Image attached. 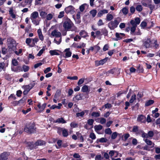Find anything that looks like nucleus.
<instances>
[{
    "label": "nucleus",
    "mask_w": 160,
    "mask_h": 160,
    "mask_svg": "<svg viewBox=\"0 0 160 160\" xmlns=\"http://www.w3.org/2000/svg\"><path fill=\"white\" fill-rule=\"evenodd\" d=\"M39 41V39L38 38H35L32 39V43L30 45V47H32L36 46V44Z\"/></svg>",
    "instance_id": "16"
},
{
    "label": "nucleus",
    "mask_w": 160,
    "mask_h": 160,
    "mask_svg": "<svg viewBox=\"0 0 160 160\" xmlns=\"http://www.w3.org/2000/svg\"><path fill=\"white\" fill-rule=\"evenodd\" d=\"M108 58H105L100 60L101 64L102 65H103L105 63L108 61Z\"/></svg>",
    "instance_id": "47"
},
{
    "label": "nucleus",
    "mask_w": 160,
    "mask_h": 160,
    "mask_svg": "<svg viewBox=\"0 0 160 160\" xmlns=\"http://www.w3.org/2000/svg\"><path fill=\"white\" fill-rule=\"evenodd\" d=\"M27 147L30 150L36 149L37 148L35 143H34L33 142H29L27 143Z\"/></svg>",
    "instance_id": "10"
},
{
    "label": "nucleus",
    "mask_w": 160,
    "mask_h": 160,
    "mask_svg": "<svg viewBox=\"0 0 160 160\" xmlns=\"http://www.w3.org/2000/svg\"><path fill=\"white\" fill-rule=\"evenodd\" d=\"M48 13L47 11L44 10H41L39 11L40 15L43 19H45Z\"/></svg>",
    "instance_id": "19"
},
{
    "label": "nucleus",
    "mask_w": 160,
    "mask_h": 160,
    "mask_svg": "<svg viewBox=\"0 0 160 160\" xmlns=\"http://www.w3.org/2000/svg\"><path fill=\"white\" fill-rule=\"evenodd\" d=\"M136 27L135 26H132L131 28L130 31H131V34L132 35L135 32V31L136 30Z\"/></svg>",
    "instance_id": "49"
},
{
    "label": "nucleus",
    "mask_w": 160,
    "mask_h": 160,
    "mask_svg": "<svg viewBox=\"0 0 160 160\" xmlns=\"http://www.w3.org/2000/svg\"><path fill=\"white\" fill-rule=\"evenodd\" d=\"M18 101L19 105H21L24 103L25 102V99H24L23 98L20 100Z\"/></svg>",
    "instance_id": "54"
},
{
    "label": "nucleus",
    "mask_w": 160,
    "mask_h": 160,
    "mask_svg": "<svg viewBox=\"0 0 160 160\" xmlns=\"http://www.w3.org/2000/svg\"><path fill=\"white\" fill-rule=\"evenodd\" d=\"M63 26L66 30L75 31L77 29L74 26L73 24L69 18H67L63 22Z\"/></svg>",
    "instance_id": "1"
},
{
    "label": "nucleus",
    "mask_w": 160,
    "mask_h": 160,
    "mask_svg": "<svg viewBox=\"0 0 160 160\" xmlns=\"http://www.w3.org/2000/svg\"><path fill=\"white\" fill-rule=\"evenodd\" d=\"M16 42L15 41H12L8 44V47L9 48V50L10 51H14L16 49Z\"/></svg>",
    "instance_id": "7"
},
{
    "label": "nucleus",
    "mask_w": 160,
    "mask_h": 160,
    "mask_svg": "<svg viewBox=\"0 0 160 160\" xmlns=\"http://www.w3.org/2000/svg\"><path fill=\"white\" fill-rule=\"evenodd\" d=\"M64 10L67 14H73L75 12V8L71 5L68 6L65 8Z\"/></svg>",
    "instance_id": "6"
},
{
    "label": "nucleus",
    "mask_w": 160,
    "mask_h": 160,
    "mask_svg": "<svg viewBox=\"0 0 160 160\" xmlns=\"http://www.w3.org/2000/svg\"><path fill=\"white\" fill-rule=\"evenodd\" d=\"M135 8L133 6H132L130 8V12L132 14L134 13L135 11Z\"/></svg>",
    "instance_id": "63"
},
{
    "label": "nucleus",
    "mask_w": 160,
    "mask_h": 160,
    "mask_svg": "<svg viewBox=\"0 0 160 160\" xmlns=\"http://www.w3.org/2000/svg\"><path fill=\"white\" fill-rule=\"evenodd\" d=\"M94 122L93 119H89L87 122L88 124L89 125H92Z\"/></svg>",
    "instance_id": "55"
},
{
    "label": "nucleus",
    "mask_w": 160,
    "mask_h": 160,
    "mask_svg": "<svg viewBox=\"0 0 160 160\" xmlns=\"http://www.w3.org/2000/svg\"><path fill=\"white\" fill-rule=\"evenodd\" d=\"M91 115L93 117H98L100 116V113L99 112H93L92 113Z\"/></svg>",
    "instance_id": "36"
},
{
    "label": "nucleus",
    "mask_w": 160,
    "mask_h": 160,
    "mask_svg": "<svg viewBox=\"0 0 160 160\" xmlns=\"http://www.w3.org/2000/svg\"><path fill=\"white\" fill-rule=\"evenodd\" d=\"M85 114V112L83 111L81 112H80L77 113H76V116L77 117H78L79 116L83 117L84 114Z\"/></svg>",
    "instance_id": "56"
},
{
    "label": "nucleus",
    "mask_w": 160,
    "mask_h": 160,
    "mask_svg": "<svg viewBox=\"0 0 160 160\" xmlns=\"http://www.w3.org/2000/svg\"><path fill=\"white\" fill-rule=\"evenodd\" d=\"M154 102L153 100H150L146 102L145 104L146 106H148L152 104Z\"/></svg>",
    "instance_id": "35"
},
{
    "label": "nucleus",
    "mask_w": 160,
    "mask_h": 160,
    "mask_svg": "<svg viewBox=\"0 0 160 160\" xmlns=\"http://www.w3.org/2000/svg\"><path fill=\"white\" fill-rule=\"evenodd\" d=\"M29 69V66L24 65L22 66V70L24 72H28Z\"/></svg>",
    "instance_id": "34"
},
{
    "label": "nucleus",
    "mask_w": 160,
    "mask_h": 160,
    "mask_svg": "<svg viewBox=\"0 0 160 160\" xmlns=\"http://www.w3.org/2000/svg\"><path fill=\"white\" fill-rule=\"evenodd\" d=\"M62 134L63 136L67 137L68 135V131L65 129H63L62 130Z\"/></svg>",
    "instance_id": "39"
},
{
    "label": "nucleus",
    "mask_w": 160,
    "mask_h": 160,
    "mask_svg": "<svg viewBox=\"0 0 160 160\" xmlns=\"http://www.w3.org/2000/svg\"><path fill=\"white\" fill-rule=\"evenodd\" d=\"M154 135V133L152 131H149L148 133V138L152 137Z\"/></svg>",
    "instance_id": "53"
},
{
    "label": "nucleus",
    "mask_w": 160,
    "mask_h": 160,
    "mask_svg": "<svg viewBox=\"0 0 160 160\" xmlns=\"http://www.w3.org/2000/svg\"><path fill=\"white\" fill-rule=\"evenodd\" d=\"M115 36L116 37L115 40L118 41V40L121 39L125 36V34L123 33L117 32L116 33Z\"/></svg>",
    "instance_id": "12"
},
{
    "label": "nucleus",
    "mask_w": 160,
    "mask_h": 160,
    "mask_svg": "<svg viewBox=\"0 0 160 160\" xmlns=\"http://www.w3.org/2000/svg\"><path fill=\"white\" fill-rule=\"evenodd\" d=\"M30 18L32 22L36 26L38 25L40 20L39 18L38 12L37 11H34L31 13Z\"/></svg>",
    "instance_id": "2"
},
{
    "label": "nucleus",
    "mask_w": 160,
    "mask_h": 160,
    "mask_svg": "<svg viewBox=\"0 0 160 160\" xmlns=\"http://www.w3.org/2000/svg\"><path fill=\"white\" fill-rule=\"evenodd\" d=\"M144 140L145 142L148 145L151 146L150 148H152L154 147L155 145L150 140L146 138L144 139Z\"/></svg>",
    "instance_id": "15"
},
{
    "label": "nucleus",
    "mask_w": 160,
    "mask_h": 160,
    "mask_svg": "<svg viewBox=\"0 0 160 160\" xmlns=\"http://www.w3.org/2000/svg\"><path fill=\"white\" fill-rule=\"evenodd\" d=\"M115 153H116V151L114 150H111L109 152V154L112 158V157H114Z\"/></svg>",
    "instance_id": "48"
},
{
    "label": "nucleus",
    "mask_w": 160,
    "mask_h": 160,
    "mask_svg": "<svg viewBox=\"0 0 160 160\" xmlns=\"http://www.w3.org/2000/svg\"><path fill=\"white\" fill-rule=\"evenodd\" d=\"M113 18V16L111 14H108L106 16V19L108 21H111Z\"/></svg>",
    "instance_id": "38"
},
{
    "label": "nucleus",
    "mask_w": 160,
    "mask_h": 160,
    "mask_svg": "<svg viewBox=\"0 0 160 160\" xmlns=\"http://www.w3.org/2000/svg\"><path fill=\"white\" fill-rule=\"evenodd\" d=\"M105 132L106 134L110 135L111 134L112 132L110 128H108L105 129Z\"/></svg>",
    "instance_id": "43"
},
{
    "label": "nucleus",
    "mask_w": 160,
    "mask_h": 160,
    "mask_svg": "<svg viewBox=\"0 0 160 160\" xmlns=\"http://www.w3.org/2000/svg\"><path fill=\"white\" fill-rule=\"evenodd\" d=\"M9 154L8 152H3L0 155V160H7Z\"/></svg>",
    "instance_id": "11"
},
{
    "label": "nucleus",
    "mask_w": 160,
    "mask_h": 160,
    "mask_svg": "<svg viewBox=\"0 0 160 160\" xmlns=\"http://www.w3.org/2000/svg\"><path fill=\"white\" fill-rule=\"evenodd\" d=\"M107 141V139L106 138H102L99 139L97 140V143H98L99 142H105Z\"/></svg>",
    "instance_id": "33"
},
{
    "label": "nucleus",
    "mask_w": 160,
    "mask_h": 160,
    "mask_svg": "<svg viewBox=\"0 0 160 160\" xmlns=\"http://www.w3.org/2000/svg\"><path fill=\"white\" fill-rule=\"evenodd\" d=\"M88 5L86 3H84L81 5L79 7V10L81 12H83L84 9L85 7H88Z\"/></svg>",
    "instance_id": "28"
},
{
    "label": "nucleus",
    "mask_w": 160,
    "mask_h": 160,
    "mask_svg": "<svg viewBox=\"0 0 160 160\" xmlns=\"http://www.w3.org/2000/svg\"><path fill=\"white\" fill-rule=\"evenodd\" d=\"M135 22H136V23L138 25L140 22V20L139 18H136L134 19Z\"/></svg>",
    "instance_id": "64"
},
{
    "label": "nucleus",
    "mask_w": 160,
    "mask_h": 160,
    "mask_svg": "<svg viewBox=\"0 0 160 160\" xmlns=\"http://www.w3.org/2000/svg\"><path fill=\"white\" fill-rule=\"evenodd\" d=\"M62 41V38H55L53 42L57 45H59Z\"/></svg>",
    "instance_id": "24"
},
{
    "label": "nucleus",
    "mask_w": 160,
    "mask_h": 160,
    "mask_svg": "<svg viewBox=\"0 0 160 160\" xmlns=\"http://www.w3.org/2000/svg\"><path fill=\"white\" fill-rule=\"evenodd\" d=\"M136 99V95L135 94L133 95L131 97V98L129 101V102L130 103H132Z\"/></svg>",
    "instance_id": "44"
},
{
    "label": "nucleus",
    "mask_w": 160,
    "mask_h": 160,
    "mask_svg": "<svg viewBox=\"0 0 160 160\" xmlns=\"http://www.w3.org/2000/svg\"><path fill=\"white\" fill-rule=\"evenodd\" d=\"M142 45L146 48H152V40L148 37L142 40Z\"/></svg>",
    "instance_id": "5"
},
{
    "label": "nucleus",
    "mask_w": 160,
    "mask_h": 160,
    "mask_svg": "<svg viewBox=\"0 0 160 160\" xmlns=\"http://www.w3.org/2000/svg\"><path fill=\"white\" fill-rule=\"evenodd\" d=\"M79 34L82 37L84 38H86L87 36V33L84 30H81L79 33Z\"/></svg>",
    "instance_id": "27"
},
{
    "label": "nucleus",
    "mask_w": 160,
    "mask_h": 160,
    "mask_svg": "<svg viewBox=\"0 0 160 160\" xmlns=\"http://www.w3.org/2000/svg\"><path fill=\"white\" fill-rule=\"evenodd\" d=\"M121 21V19L120 18H116L113 21H112L109 22L108 24V26L111 30H114L118 27L119 23Z\"/></svg>",
    "instance_id": "4"
},
{
    "label": "nucleus",
    "mask_w": 160,
    "mask_h": 160,
    "mask_svg": "<svg viewBox=\"0 0 160 160\" xmlns=\"http://www.w3.org/2000/svg\"><path fill=\"white\" fill-rule=\"evenodd\" d=\"M89 137L92 139H95L96 138L95 135L93 132H92L90 134Z\"/></svg>",
    "instance_id": "58"
},
{
    "label": "nucleus",
    "mask_w": 160,
    "mask_h": 160,
    "mask_svg": "<svg viewBox=\"0 0 160 160\" xmlns=\"http://www.w3.org/2000/svg\"><path fill=\"white\" fill-rule=\"evenodd\" d=\"M94 51L96 53L100 49V47L97 45L94 46Z\"/></svg>",
    "instance_id": "57"
},
{
    "label": "nucleus",
    "mask_w": 160,
    "mask_h": 160,
    "mask_svg": "<svg viewBox=\"0 0 160 160\" xmlns=\"http://www.w3.org/2000/svg\"><path fill=\"white\" fill-rule=\"evenodd\" d=\"M117 136V134L116 132H113L111 135V138L112 139H115Z\"/></svg>",
    "instance_id": "60"
},
{
    "label": "nucleus",
    "mask_w": 160,
    "mask_h": 160,
    "mask_svg": "<svg viewBox=\"0 0 160 160\" xmlns=\"http://www.w3.org/2000/svg\"><path fill=\"white\" fill-rule=\"evenodd\" d=\"M45 142L44 141L40 140H38L35 142V144H36L37 147L38 146L43 145L45 144Z\"/></svg>",
    "instance_id": "26"
},
{
    "label": "nucleus",
    "mask_w": 160,
    "mask_h": 160,
    "mask_svg": "<svg viewBox=\"0 0 160 160\" xmlns=\"http://www.w3.org/2000/svg\"><path fill=\"white\" fill-rule=\"evenodd\" d=\"M152 47L154 48L158 49L159 48V44L158 43V42L156 39H154L152 40Z\"/></svg>",
    "instance_id": "21"
},
{
    "label": "nucleus",
    "mask_w": 160,
    "mask_h": 160,
    "mask_svg": "<svg viewBox=\"0 0 160 160\" xmlns=\"http://www.w3.org/2000/svg\"><path fill=\"white\" fill-rule=\"evenodd\" d=\"M135 8L136 10L139 12L142 11L143 9V7L142 5L140 4L137 5Z\"/></svg>",
    "instance_id": "31"
},
{
    "label": "nucleus",
    "mask_w": 160,
    "mask_h": 160,
    "mask_svg": "<svg viewBox=\"0 0 160 160\" xmlns=\"http://www.w3.org/2000/svg\"><path fill=\"white\" fill-rule=\"evenodd\" d=\"M102 128V126L101 125H98L94 126L95 130L97 132L101 130Z\"/></svg>",
    "instance_id": "30"
},
{
    "label": "nucleus",
    "mask_w": 160,
    "mask_h": 160,
    "mask_svg": "<svg viewBox=\"0 0 160 160\" xmlns=\"http://www.w3.org/2000/svg\"><path fill=\"white\" fill-rule=\"evenodd\" d=\"M53 16V15L51 13L47 14L45 19L48 21L52 19Z\"/></svg>",
    "instance_id": "32"
},
{
    "label": "nucleus",
    "mask_w": 160,
    "mask_h": 160,
    "mask_svg": "<svg viewBox=\"0 0 160 160\" xmlns=\"http://www.w3.org/2000/svg\"><path fill=\"white\" fill-rule=\"evenodd\" d=\"M108 11L107 9H103L100 10L98 13V16L99 17L102 16L103 14L108 13Z\"/></svg>",
    "instance_id": "18"
},
{
    "label": "nucleus",
    "mask_w": 160,
    "mask_h": 160,
    "mask_svg": "<svg viewBox=\"0 0 160 160\" xmlns=\"http://www.w3.org/2000/svg\"><path fill=\"white\" fill-rule=\"evenodd\" d=\"M90 14L92 15L93 17H94L97 13V11L96 10L93 9L90 12Z\"/></svg>",
    "instance_id": "45"
},
{
    "label": "nucleus",
    "mask_w": 160,
    "mask_h": 160,
    "mask_svg": "<svg viewBox=\"0 0 160 160\" xmlns=\"http://www.w3.org/2000/svg\"><path fill=\"white\" fill-rule=\"evenodd\" d=\"M70 126L72 128H75L78 127V124L74 122H72L70 124Z\"/></svg>",
    "instance_id": "59"
},
{
    "label": "nucleus",
    "mask_w": 160,
    "mask_h": 160,
    "mask_svg": "<svg viewBox=\"0 0 160 160\" xmlns=\"http://www.w3.org/2000/svg\"><path fill=\"white\" fill-rule=\"evenodd\" d=\"M146 25L147 23L145 21L142 22L140 24L141 27L142 28H144L146 26Z\"/></svg>",
    "instance_id": "62"
},
{
    "label": "nucleus",
    "mask_w": 160,
    "mask_h": 160,
    "mask_svg": "<svg viewBox=\"0 0 160 160\" xmlns=\"http://www.w3.org/2000/svg\"><path fill=\"white\" fill-rule=\"evenodd\" d=\"M121 11L123 13L124 15H126L128 14V9L127 8L125 7L123 8Z\"/></svg>",
    "instance_id": "37"
},
{
    "label": "nucleus",
    "mask_w": 160,
    "mask_h": 160,
    "mask_svg": "<svg viewBox=\"0 0 160 160\" xmlns=\"http://www.w3.org/2000/svg\"><path fill=\"white\" fill-rule=\"evenodd\" d=\"M70 48H67L64 50V52H66L65 56L64 57L65 58L70 57L72 55V52L70 51Z\"/></svg>",
    "instance_id": "13"
},
{
    "label": "nucleus",
    "mask_w": 160,
    "mask_h": 160,
    "mask_svg": "<svg viewBox=\"0 0 160 160\" xmlns=\"http://www.w3.org/2000/svg\"><path fill=\"white\" fill-rule=\"evenodd\" d=\"M36 128L35 124L33 123H30L27 124L24 128V131L29 134L34 133L36 132Z\"/></svg>",
    "instance_id": "3"
},
{
    "label": "nucleus",
    "mask_w": 160,
    "mask_h": 160,
    "mask_svg": "<svg viewBox=\"0 0 160 160\" xmlns=\"http://www.w3.org/2000/svg\"><path fill=\"white\" fill-rule=\"evenodd\" d=\"M101 31L102 34L105 35L108 34V32L105 28H102L101 30Z\"/></svg>",
    "instance_id": "50"
},
{
    "label": "nucleus",
    "mask_w": 160,
    "mask_h": 160,
    "mask_svg": "<svg viewBox=\"0 0 160 160\" xmlns=\"http://www.w3.org/2000/svg\"><path fill=\"white\" fill-rule=\"evenodd\" d=\"M12 64L14 67L17 66L18 64V62L16 59L14 58L12 60Z\"/></svg>",
    "instance_id": "40"
},
{
    "label": "nucleus",
    "mask_w": 160,
    "mask_h": 160,
    "mask_svg": "<svg viewBox=\"0 0 160 160\" xmlns=\"http://www.w3.org/2000/svg\"><path fill=\"white\" fill-rule=\"evenodd\" d=\"M11 70L13 71L16 72L22 71V69L20 66H18L16 68L14 66H12Z\"/></svg>",
    "instance_id": "14"
},
{
    "label": "nucleus",
    "mask_w": 160,
    "mask_h": 160,
    "mask_svg": "<svg viewBox=\"0 0 160 160\" xmlns=\"http://www.w3.org/2000/svg\"><path fill=\"white\" fill-rule=\"evenodd\" d=\"M32 38H27L26 39V43L29 47H30V45H31V44H30V43L31 42H32Z\"/></svg>",
    "instance_id": "42"
},
{
    "label": "nucleus",
    "mask_w": 160,
    "mask_h": 160,
    "mask_svg": "<svg viewBox=\"0 0 160 160\" xmlns=\"http://www.w3.org/2000/svg\"><path fill=\"white\" fill-rule=\"evenodd\" d=\"M45 50V48L44 47L43 48L39 51L37 54V55L38 56H40L43 53L44 51Z\"/></svg>",
    "instance_id": "41"
},
{
    "label": "nucleus",
    "mask_w": 160,
    "mask_h": 160,
    "mask_svg": "<svg viewBox=\"0 0 160 160\" xmlns=\"http://www.w3.org/2000/svg\"><path fill=\"white\" fill-rule=\"evenodd\" d=\"M58 51L57 50H51L49 51V53L52 56L53 55H58L59 53L57 52Z\"/></svg>",
    "instance_id": "25"
},
{
    "label": "nucleus",
    "mask_w": 160,
    "mask_h": 160,
    "mask_svg": "<svg viewBox=\"0 0 160 160\" xmlns=\"http://www.w3.org/2000/svg\"><path fill=\"white\" fill-rule=\"evenodd\" d=\"M64 11H62L60 12L59 15H58V18H62L64 16Z\"/></svg>",
    "instance_id": "61"
},
{
    "label": "nucleus",
    "mask_w": 160,
    "mask_h": 160,
    "mask_svg": "<svg viewBox=\"0 0 160 160\" xmlns=\"http://www.w3.org/2000/svg\"><path fill=\"white\" fill-rule=\"evenodd\" d=\"M9 14L13 18H16V15L14 13L13 10L12 8H10L9 10Z\"/></svg>",
    "instance_id": "23"
},
{
    "label": "nucleus",
    "mask_w": 160,
    "mask_h": 160,
    "mask_svg": "<svg viewBox=\"0 0 160 160\" xmlns=\"http://www.w3.org/2000/svg\"><path fill=\"white\" fill-rule=\"evenodd\" d=\"M51 35L52 37H55V38H58L61 37V33L58 32L57 30H54L51 33Z\"/></svg>",
    "instance_id": "8"
},
{
    "label": "nucleus",
    "mask_w": 160,
    "mask_h": 160,
    "mask_svg": "<svg viewBox=\"0 0 160 160\" xmlns=\"http://www.w3.org/2000/svg\"><path fill=\"white\" fill-rule=\"evenodd\" d=\"M82 91L83 92H89L88 87L86 85L83 86L82 88Z\"/></svg>",
    "instance_id": "29"
},
{
    "label": "nucleus",
    "mask_w": 160,
    "mask_h": 160,
    "mask_svg": "<svg viewBox=\"0 0 160 160\" xmlns=\"http://www.w3.org/2000/svg\"><path fill=\"white\" fill-rule=\"evenodd\" d=\"M99 119L100 120V123L102 124H104L106 122V119L103 118H100Z\"/></svg>",
    "instance_id": "52"
},
{
    "label": "nucleus",
    "mask_w": 160,
    "mask_h": 160,
    "mask_svg": "<svg viewBox=\"0 0 160 160\" xmlns=\"http://www.w3.org/2000/svg\"><path fill=\"white\" fill-rule=\"evenodd\" d=\"M54 122L55 123L64 124L66 123L67 121L63 118H58L56 121H54Z\"/></svg>",
    "instance_id": "17"
},
{
    "label": "nucleus",
    "mask_w": 160,
    "mask_h": 160,
    "mask_svg": "<svg viewBox=\"0 0 160 160\" xmlns=\"http://www.w3.org/2000/svg\"><path fill=\"white\" fill-rule=\"evenodd\" d=\"M82 99V95L81 94H78L73 98L74 101H76L81 100Z\"/></svg>",
    "instance_id": "22"
},
{
    "label": "nucleus",
    "mask_w": 160,
    "mask_h": 160,
    "mask_svg": "<svg viewBox=\"0 0 160 160\" xmlns=\"http://www.w3.org/2000/svg\"><path fill=\"white\" fill-rule=\"evenodd\" d=\"M137 71L138 72H142L143 71L142 67L140 65H139V66H138L137 68Z\"/></svg>",
    "instance_id": "46"
},
{
    "label": "nucleus",
    "mask_w": 160,
    "mask_h": 160,
    "mask_svg": "<svg viewBox=\"0 0 160 160\" xmlns=\"http://www.w3.org/2000/svg\"><path fill=\"white\" fill-rule=\"evenodd\" d=\"M8 63H5L4 62L0 63V68L3 70L4 71L6 70V68L8 67Z\"/></svg>",
    "instance_id": "20"
},
{
    "label": "nucleus",
    "mask_w": 160,
    "mask_h": 160,
    "mask_svg": "<svg viewBox=\"0 0 160 160\" xmlns=\"http://www.w3.org/2000/svg\"><path fill=\"white\" fill-rule=\"evenodd\" d=\"M137 120L138 122L145 123L146 122V118L144 116L141 115L138 116Z\"/></svg>",
    "instance_id": "9"
},
{
    "label": "nucleus",
    "mask_w": 160,
    "mask_h": 160,
    "mask_svg": "<svg viewBox=\"0 0 160 160\" xmlns=\"http://www.w3.org/2000/svg\"><path fill=\"white\" fill-rule=\"evenodd\" d=\"M32 87L31 86V85H26L25 87V89L28 90V92L32 89Z\"/></svg>",
    "instance_id": "51"
}]
</instances>
